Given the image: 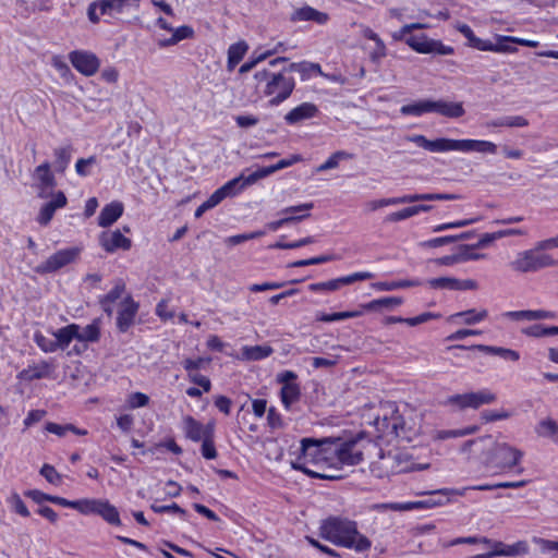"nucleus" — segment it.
I'll use <instances>...</instances> for the list:
<instances>
[{
    "label": "nucleus",
    "instance_id": "nucleus-1",
    "mask_svg": "<svg viewBox=\"0 0 558 558\" xmlns=\"http://www.w3.org/2000/svg\"><path fill=\"white\" fill-rule=\"evenodd\" d=\"M319 536L336 546L353 549L356 553H364L372 546V542L359 532L355 521L338 515H331L322 521Z\"/></svg>",
    "mask_w": 558,
    "mask_h": 558
},
{
    "label": "nucleus",
    "instance_id": "nucleus-2",
    "mask_svg": "<svg viewBox=\"0 0 558 558\" xmlns=\"http://www.w3.org/2000/svg\"><path fill=\"white\" fill-rule=\"evenodd\" d=\"M356 438L343 439L340 437L322 438L320 465L339 470L341 465H357L363 460V452L357 448Z\"/></svg>",
    "mask_w": 558,
    "mask_h": 558
},
{
    "label": "nucleus",
    "instance_id": "nucleus-3",
    "mask_svg": "<svg viewBox=\"0 0 558 558\" xmlns=\"http://www.w3.org/2000/svg\"><path fill=\"white\" fill-rule=\"evenodd\" d=\"M408 141L416 144L418 147H422L432 153H445V151H462V153H471L476 151L481 154H496L497 145L489 141L483 140H453L439 137L436 140H428L424 135L416 134L408 137Z\"/></svg>",
    "mask_w": 558,
    "mask_h": 558
},
{
    "label": "nucleus",
    "instance_id": "nucleus-4",
    "mask_svg": "<svg viewBox=\"0 0 558 558\" xmlns=\"http://www.w3.org/2000/svg\"><path fill=\"white\" fill-rule=\"evenodd\" d=\"M489 445L485 457L484 465L488 469H497L506 472L515 469V473L522 474L524 469L520 466L524 452L508 442H499L492 438L487 440Z\"/></svg>",
    "mask_w": 558,
    "mask_h": 558
},
{
    "label": "nucleus",
    "instance_id": "nucleus-5",
    "mask_svg": "<svg viewBox=\"0 0 558 558\" xmlns=\"http://www.w3.org/2000/svg\"><path fill=\"white\" fill-rule=\"evenodd\" d=\"M428 27L429 25L425 23L407 24L393 35V38L404 40L410 48L418 53H435L439 56L453 54L454 49L451 46H446L440 40L432 39L425 34H412L415 29H425Z\"/></svg>",
    "mask_w": 558,
    "mask_h": 558
},
{
    "label": "nucleus",
    "instance_id": "nucleus-6",
    "mask_svg": "<svg viewBox=\"0 0 558 558\" xmlns=\"http://www.w3.org/2000/svg\"><path fill=\"white\" fill-rule=\"evenodd\" d=\"M257 82H265L264 95L271 97L269 104L271 106H278L287 100L294 87L295 81L291 75H287L283 72H271L269 70L258 71L254 74Z\"/></svg>",
    "mask_w": 558,
    "mask_h": 558
},
{
    "label": "nucleus",
    "instance_id": "nucleus-7",
    "mask_svg": "<svg viewBox=\"0 0 558 558\" xmlns=\"http://www.w3.org/2000/svg\"><path fill=\"white\" fill-rule=\"evenodd\" d=\"M509 266L513 271L527 274L536 272L548 267H557L558 260L551 255L547 253H539L533 247L519 252Z\"/></svg>",
    "mask_w": 558,
    "mask_h": 558
},
{
    "label": "nucleus",
    "instance_id": "nucleus-8",
    "mask_svg": "<svg viewBox=\"0 0 558 558\" xmlns=\"http://www.w3.org/2000/svg\"><path fill=\"white\" fill-rule=\"evenodd\" d=\"M461 196L450 193H423V194H407L397 197L374 199L366 203V207L371 211H375L386 206H393L399 204H411L422 201H454Z\"/></svg>",
    "mask_w": 558,
    "mask_h": 558
},
{
    "label": "nucleus",
    "instance_id": "nucleus-9",
    "mask_svg": "<svg viewBox=\"0 0 558 558\" xmlns=\"http://www.w3.org/2000/svg\"><path fill=\"white\" fill-rule=\"evenodd\" d=\"M497 400V396L488 389H482L476 392H466L453 395L447 398L446 404L458 410L478 409L484 404H492Z\"/></svg>",
    "mask_w": 558,
    "mask_h": 558
},
{
    "label": "nucleus",
    "instance_id": "nucleus-10",
    "mask_svg": "<svg viewBox=\"0 0 558 558\" xmlns=\"http://www.w3.org/2000/svg\"><path fill=\"white\" fill-rule=\"evenodd\" d=\"M81 252L82 248L78 246L59 250L39 264L36 271L41 275L57 272L61 268L74 263L80 257Z\"/></svg>",
    "mask_w": 558,
    "mask_h": 558
},
{
    "label": "nucleus",
    "instance_id": "nucleus-11",
    "mask_svg": "<svg viewBox=\"0 0 558 558\" xmlns=\"http://www.w3.org/2000/svg\"><path fill=\"white\" fill-rule=\"evenodd\" d=\"M129 4V0H96L88 4L87 16L88 20L97 24L100 16L122 13L124 8Z\"/></svg>",
    "mask_w": 558,
    "mask_h": 558
},
{
    "label": "nucleus",
    "instance_id": "nucleus-12",
    "mask_svg": "<svg viewBox=\"0 0 558 558\" xmlns=\"http://www.w3.org/2000/svg\"><path fill=\"white\" fill-rule=\"evenodd\" d=\"M374 275L368 271L354 272L348 276L331 279L325 282L311 283L308 290L312 292H332L339 290L342 286L352 284L356 281L372 279Z\"/></svg>",
    "mask_w": 558,
    "mask_h": 558
},
{
    "label": "nucleus",
    "instance_id": "nucleus-13",
    "mask_svg": "<svg viewBox=\"0 0 558 558\" xmlns=\"http://www.w3.org/2000/svg\"><path fill=\"white\" fill-rule=\"evenodd\" d=\"M69 59L72 65L85 76L94 75L100 66V61L97 56L85 50H74L70 52Z\"/></svg>",
    "mask_w": 558,
    "mask_h": 558
},
{
    "label": "nucleus",
    "instance_id": "nucleus-14",
    "mask_svg": "<svg viewBox=\"0 0 558 558\" xmlns=\"http://www.w3.org/2000/svg\"><path fill=\"white\" fill-rule=\"evenodd\" d=\"M34 177L36 179V187L38 197L48 198L52 195V189L57 185L56 178L50 170V163L45 161L36 167Z\"/></svg>",
    "mask_w": 558,
    "mask_h": 558
},
{
    "label": "nucleus",
    "instance_id": "nucleus-15",
    "mask_svg": "<svg viewBox=\"0 0 558 558\" xmlns=\"http://www.w3.org/2000/svg\"><path fill=\"white\" fill-rule=\"evenodd\" d=\"M322 449H323L322 439L302 438L300 453L294 461H300L301 463H305V466H307L308 463L319 466Z\"/></svg>",
    "mask_w": 558,
    "mask_h": 558
},
{
    "label": "nucleus",
    "instance_id": "nucleus-16",
    "mask_svg": "<svg viewBox=\"0 0 558 558\" xmlns=\"http://www.w3.org/2000/svg\"><path fill=\"white\" fill-rule=\"evenodd\" d=\"M138 307V303L135 302L131 295H128L121 302L117 316V328L120 332H126L134 324Z\"/></svg>",
    "mask_w": 558,
    "mask_h": 558
},
{
    "label": "nucleus",
    "instance_id": "nucleus-17",
    "mask_svg": "<svg viewBox=\"0 0 558 558\" xmlns=\"http://www.w3.org/2000/svg\"><path fill=\"white\" fill-rule=\"evenodd\" d=\"M99 243L107 253H114L118 250L129 251L132 246L131 239L124 236L118 229L102 232Z\"/></svg>",
    "mask_w": 558,
    "mask_h": 558
},
{
    "label": "nucleus",
    "instance_id": "nucleus-18",
    "mask_svg": "<svg viewBox=\"0 0 558 558\" xmlns=\"http://www.w3.org/2000/svg\"><path fill=\"white\" fill-rule=\"evenodd\" d=\"M210 428V435L215 434V424L209 422L206 425H203L201 422L196 421L193 416L186 415L183 418V430L186 438L192 441H201L207 437V432Z\"/></svg>",
    "mask_w": 558,
    "mask_h": 558
},
{
    "label": "nucleus",
    "instance_id": "nucleus-19",
    "mask_svg": "<svg viewBox=\"0 0 558 558\" xmlns=\"http://www.w3.org/2000/svg\"><path fill=\"white\" fill-rule=\"evenodd\" d=\"M51 196L52 199L46 203L39 210L37 221L41 226H47L53 218L56 210L65 207L68 203L66 196L62 191L52 193Z\"/></svg>",
    "mask_w": 558,
    "mask_h": 558
},
{
    "label": "nucleus",
    "instance_id": "nucleus-20",
    "mask_svg": "<svg viewBox=\"0 0 558 558\" xmlns=\"http://www.w3.org/2000/svg\"><path fill=\"white\" fill-rule=\"evenodd\" d=\"M291 22H314L318 25H325L329 21V15L326 12L316 10L311 5H303L293 11L290 16Z\"/></svg>",
    "mask_w": 558,
    "mask_h": 558
},
{
    "label": "nucleus",
    "instance_id": "nucleus-21",
    "mask_svg": "<svg viewBox=\"0 0 558 558\" xmlns=\"http://www.w3.org/2000/svg\"><path fill=\"white\" fill-rule=\"evenodd\" d=\"M448 349L449 350H451V349L478 350L481 352L492 354V355H498L505 360H510L513 362H515L520 359V354L518 351L512 350V349L502 348V347H494V345H486V344H474L471 347H466V345H462V344H457V345L449 347Z\"/></svg>",
    "mask_w": 558,
    "mask_h": 558
},
{
    "label": "nucleus",
    "instance_id": "nucleus-22",
    "mask_svg": "<svg viewBox=\"0 0 558 558\" xmlns=\"http://www.w3.org/2000/svg\"><path fill=\"white\" fill-rule=\"evenodd\" d=\"M319 110L318 107L313 102H303L299 105L298 107L290 110L284 116V121L290 124L294 125L300 122H303L305 120L312 119L318 114Z\"/></svg>",
    "mask_w": 558,
    "mask_h": 558
},
{
    "label": "nucleus",
    "instance_id": "nucleus-23",
    "mask_svg": "<svg viewBox=\"0 0 558 558\" xmlns=\"http://www.w3.org/2000/svg\"><path fill=\"white\" fill-rule=\"evenodd\" d=\"M526 484H527V481H525V480L518 481V482H501V483H497V484H482V485L464 487V488H462L460 490H453V489L444 488V489H439V490L434 492V494H436V495H445L446 496L449 493H456V494H458L460 496H463L465 490H468V489L494 490V489H498V488H521V487H524Z\"/></svg>",
    "mask_w": 558,
    "mask_h": 558
},
{
    "label": "nucleus",
    "instance_id": "nucleus-24",
    "mask_svg": "<svg viewBox=\"0 0 558 558\" xmlns=\"http://www.w3.org/2000/svg\"><path fill=\"white\" fill-rule=\"evenodd\" d=\"M123 210L121 202L114 201L107 204L98 216V225L102 228L110 227L122 216Z\"/></svg>",
    "mask_w": 558,
    "mask_h": 558
},
{
    "label": "nucleus",
    "instance_id": "nucleus-25",
    "mask_svg": "<svg viewBox=\"0 0 558 558\" xmlns=\"http://www.w3.org/2000/svg\"><path fill=\"white\" fill-rule=\"evenodd\" d=\"M403 303L400 296H384L373 300L368 303L360 305V310L364 312H381L384 310H391L400 306Z\"/></svg>",
    "mask_w": 558,
    "mask_h": 558
},
{
    "label": "nucleus",
    "instance_id": "nucleus-26",
    "mask_svg": "<svg viewBox=\"0 0 558 558\" xmlns=\"http://www.w3.org/2000/svg\"><path fill=\"white\" fill-rule=\"evenodd\" d=\"M51 371V365L47 361H41L38 364L29 365L28 367L22 369L19 373L17 378L27 381L41 379L48 377Z\"/></svg>",
    "mask_w": 558,
    "mask_h": 558
},
{
    "label": "nucleus",
    "instance_id": "nucleus-27",
    "mask_svg": "<svg viewBox=\"0 0 558 558\" xmlns=\"http://www.w3.org/2000/svg\"><path fill=\"white\" fill-rule=\"evenodd\" d=\"M433 112L446 118H460L465 113V110L461 102L433 100Z\"/></svg>",
    "mask_w": 558,
    "mask_h": 558
},
{
    "label": "nucleus",
    "instance_id": "nucleus-28",
    "mask_svg": "<svg viewBox=\"0 0 558 558\" xmlns=\"http://www.w3.org/2000/svg\"><path fill=\"white\" fill-rule=\"evenodd\" d=\"M440 317V314H436V313H430V312H425V313H422L415 317H409V318H402V317H399V316H386L383 320V323L385 325H390V324H397V323H403V324H407L409 326H417V325H421V324H424L430 319H437Z\"/></svg>",
    "mask_w": 558,
    "mask_h": 558
},
{
    "label": "nucleus",
    "instance_id": "nucleus-29",
    "mask_svg": "<svg viewBox=\"0 0 558 558\" xmlns=\"http://www.w3.org/2000/svg\"><path fill=\"white\" fill-rule=\"evenodd\" d=\"M314 207V204L313 203H304V204H301V205H298V206H291V207H287L284 209L281 210V214H298V213H302L304 211V214L302 215H291V216H286L282 219L283 221V225H290V223H294V222H299V221H302L303 219L310 217V210Z\"/></svg>",
    "mask_w": 558,
    "mask_h": 558
},
{
    "label": "nucleus",
    "instance_id": "nucleus-30",
    "mask_svg": "<svg viewBox=\"0 0 558 558\" xmlns=\"http://www.w3.org/2000/svg\"><path fill=\"white\" fill-rule=\"evenodd\" d=\"M291 466L294 470L301 471L304 474L308 475L312 478H320V480H327V481H338L341 480L343 476L341 474L336 473V469H329V472H318L313 471L305 466V463H301L300 461H292Z\"/></svg>",
    "mask_w": 558,
    "mask_h": 558
},
{
    "label": "nucleus",
    "instance_id": "nucleus-31",
    "mask_svg": "<svg viewBox=\"0 0 558 558\" xmlns=\"http://www.w3.org/2000/svg\"><path fill=\"white\" fill-rule=\"evenodd\" d=\"M247 50L248 45L244 40L232 44L229 47L227 61L228 71H232L241 62Z\"/></svg>",
    "mask_w": 558,
    "mask_h": 558
},
{
    "label": "nucleus",
    "instance_id": "nucleus-32",
    "mask_svg": "<svg viewBox=\"0 0 558 558\" xmlns=\"http://www.w3.org/2000/svg\"><path fill=\"white\" fill-rule=\"evenodd\" d=\"M56 343L58 349L64 350L72 340H76L77 337V325L71 324L65 327L58 329L54 332Z\"/></svg>",
    "mask_w": 558,
    "mask_h": 558
},
{
    "label": "nucleus",
    "instance_id": "nucleus-33",
    "mask_svg": "<svg viewBox=\"0 0 558 558\" xmlns=\"http://www.w3.org/2000/svg\"><path fill=\"white\" fill-rule=\"evenodd\" d=\"M100 338V328L98 320H94L92 324L81 327L77 325V337L76 340L86 343V342H97Z\"/></svg>",
    "mask_w": 558,
    "mask_h": 558
},
{
    "label": "nucleus",
    "instance_id": "nucleus-34",
    "mask_svg": "<svg viewBox=\"0 0 558 558\" xmlns=\"http://www.w3.org/2000/svg\"><path fill=\"white\" fill-rule=\"evenodd\" d=\"M403 116L420 117L424 113L433 112V100L425 99L416 102L404 105L400 108Z\"/></svg>",
    "mask_w": 558,
    "mask_h": 558
},
{
    "label": "nucleus",
    "instance_id": "nucleus-35",
    "mask_svg": "<svg viewBox=\"0 0 558 558\" xmlns=\"http://www.w3.org/2000/svg\"><path fill=\"white\" fill-rule=\"evenodd\" d=\"M403 116L420 117L424 113L433 112V100L425 99L416 102L404 105L400 108Z\"/></svg>",
    "mask_w": 558,
    "mask_h": 558
},
{
    "label": "nucleus",
    "instance_id": "nucleus-36",
    "mask_svg": "<svg viewBox=\"0 0 558 558\" xmlns=\"http://www.w3.org/2000/svg\"><path fill=\"white\" fill-rule=\"evenodd\" d=\"M171 32L172 36L170 38L161 39L158 41L159 47L165 48L173 46L183 39L192 38L194 36V29L187 25L180 26Z\"/></svg>",
    "mask_w": 558,
    "mask_h": 558
},
{
    "label": "nucleus",
    "instance_id": "nucleus-37",
    "mask_svg": "<svg viewBox=\"0 0 558 558\" xmlns=\"http://www.w3.org/2000/svg\"><path fill=\"white\" fill-rule=\"evenodd\" d=\"M97 514H99L109 524L121 525L118 509L114 506H112L108 500L100 499Z\"/></svg>",
    "mask_w": 558,
    "mask_h": 558
},
{
    "label": "nucleus",
    "instance_id": "nucleus-38",
    "mask_svg": "<svg viewBox=\"0 0 558 558\" xmlns=\"http://www.w3.org/2000/svg\"><path fill=\"white\" fill-rule=\"evenodd\" d=\"M442 501L439 499H428V500H422V501H415V502H392L385 505L386 508L395 510V511H408L415 508H429L434 506L441 505Z\"/></svg>",
    "mask_w": 558,
    "mask_h": 558
},
{
    "label": "nucleus",
    "instance_id": "nucleus-39",
    "mask_svg": "<svg viewBox=\"0 0 558 558\" xmlns=\"http://www.w3.org/2000/svg\"><path fill=\"white\" fill-rule=\"evenodd\" d=\"M281 401L287 410H290L291 405L298 402L301 398V389L299 384L283 385L280 390Z\"/></svg>",
    "mask_w": 558,
    "mask_h": 558
},
{
    "label": "nucleus",
    "instance_id": "nucleus-40",
    "mask_svg": "<svg viewBox=\"0 0 558 558\" xmlns=\"http://www.w3.org/2000/svg\"><path fill=\"white\" fill-rule=\"evenodd\" d=\"M488 316L486 310L476 311L474 308L452 314L449 319L463 318V323L466 325H474L484 320Z\"/></svg>",
    "mask_w": 558,
    "mask_h": 558
},
{
    "label": "nucleus",
    "instance_id": "nucleus-41",
    "mask_svg": "<svg viewBox=\"0 0 558 558\" xmlns=\"http://www.w3.org/2000/svg\"><path fill=\"white\" fill-rule=\"evenodd\" d=\"M247 186H250V184H246V178L240 175L228 181L219 189L222 191L226 197H232L241 193Z\"/></svg>",
    "mask_w": 558,
    "mask_h": 558
},
{
    "label": "nucleus",
    "instance_id": "nucleus-42",
    "mask_svg": "<svg viewBox=\"0 0 558 558\" xmlns=\"http://www.w3.org/2000/svg\"><path fill=\"white\" fill-rule=\"evenodd\" d=\"M522 332L529 337L541 338L558 335V326H544L534 324L522 329Z\"/></svg>",
    "mask_w": 558,
    "mask_h": 558
},
{
    "label": "nucleus",
    "instance_id": "nucleus-43",
    "mask_svg": "<svg viewBox=\"0 0 558 558\" xmlns=\"http://www.w3.org/2000/svg\"><path fill=\"white\" fill-rule=\"evenodd\" d=\"M72 146L59 147L54 149V168L59 173H63L71 161Z\"/></svg>",
    "mask_w": 558,
    "mask_h": 558
},
{
    "label": "nucleus",
    "instance_id": "nucleus-44",
    "mask_svg": "<svg viewBox=\"0 0 558 558\" xmlns=\"http://www.w3.org/2000/svg\"><path fill=\"white\" fill-rule=\"evenodd\" d=\"M274 352V349L270 345H253V347H244L243 354L250 361H259L265 357H268Z\"/></svg>",
    "mask_w": 558,
    "mask_h": 558
},
{
    "label": "nucleus",
    "instance_id": "nucleus-45",
    "mask_svg": "<svg viewBox=\"0 0 558 558\" xmlns=\"http://www.w3.org/2000/svg\"><path fill=\"white\" fill-rule=\"evenodd\" d=\"M536 432L542 437H547L554 442H558V424L551 420L546 418L539 422Z\"/></svg>",
    "mask_w": 558,
    "mask_h": 558
},
{
    "label": "nucleus",
    "instance_id": "nucleus-46",
    "mask_svg": "<svg viewBox=\"0 0 558 558\" xmlns=\"http://www.w3.org/2000/svg\"><path fill=\"white\" fill-rule=\"evenodd\" d=\"M353 158V155L344 151V150H337L335 151L324 163L318 166L316 168L317 172H324L330 169H335L339 166V162L342 160L351 159Z\"/></svg>",
    "mask_w": 558,
    "mask_h": 558
},
{
    "label": "nucleus",
    "instance_id": "nucleus-47",
    "mask_svg": "<svg viewBox=\"0 0 558 558\" xmlns=\"http://www.w3.org/2000/svg\"><path fill=\"white\" fill-rule=\"evenodd\" d=\"M457 29L468 39L470 47L475 48L481 51H483L484 48H487L485 46L486 40L476 37L474 32L468 24H464V23L458 24Z\"/></svg>",
    "mask_w": 558,
    "mask_h": 558
},
{
    "label": "nucleus",
    "instance_id": "nucleus-48",
    "mask_svg": "<svg viewBox=\"0 0 558 558\" xmlns=\"http://www.w3.org/2000/svg\"><path fill=\"white\" fill-rule=\"evenodd\" d=\"M529 553V545L525 541H518L517 543L512 545H506L504 549H497L495 550V554L497 556H520V555H526Z\"/></svg>",
    "mask_w": 558,
    "mask_h": 558
},
{
    "label": "nucleus",
    "instance_id": "nucleus-49",
    "mask_svg": "<svg viewBox=\"0 0 558 558\" xmlns=\"http://www.w3.org/2000/svg\"><path fill=\"white\" fill-rule=\"evenodd\" d=\"M100 499H78L74 500L73 509L77 510L82 514H97Z\"/></svg>",
    "mask_w": 558,
    "mask_h": 558
},
{
    "label": "nucleus",
    "instance_id": "nucleus-50",
    "mask_svg": "<svg viewBox=\"0 0 558 558\" xmlns=\"http://www.w3.org/2000/svg\"><path fill=\"white\" fill-rule=\"evenodd\" d=\"M363 315V311L356 310V311H345V312H338L332 314H322L317 317V320L324 322V323H331V322H338V320H344L348 318H355Z\"/></svg>",
    "mask_w": 558,
    "mask_h": 558
},
{
    "label": "nucleus",
    "instance_id": "nucleus-51",
    "mask_svg": "<svg viewBox=\"0 0 558 558\" xmlns=\"http://www.w3.org/2000/svg\"><path fill=\"white\" fill-rule=\"evenodd\" d=\"M392 437L395 438H405V421L403 416L399 413L397 409L392 410Z\"/></svg>",
    "mask_w": 558,
    "mask_h": 558
},
{
    "label": "nucleus",
    "instance_id": "nucleus-52",
    "mask_svg": "<svg viewBox=\"0 0 558 558\" xmlns=\"http://www.w3.org/2000/svg\"><path fill=\"white\" fill-rule=\"evenodd\" d=\"M476 247H473L472 245H460L458 248V259L460 263L468 262V260H477L485 258L486 255L482 253H474L473 250Z\"/></svg>",
    "mask_w": 558,
    "mask_h": 558
},
{
    "label": "nucleus",
    "instance_id": "nucleus-53",
    "mask_svg": "<svg viewBox=\"0 0 558 558\" xmlns=\"http://www.w3.org/2000/svg\"><path fill=\"white\" fill-rule=\"evenodd\" d=\"M392 412L390 415L385 414L383 417H377L374 422L377 432L380 434V437H392Z\"/></svg>",
    "mask_w": 558,
    "mask_h": 558
},
{
    "label": "nucleus",
    "instance_id": "nucleus-54",
    "mask_svg": "<svg viewBox=\"0 0 558 558\" xmlns=\"http://www.w3.org/2000/svg\"><path fill=\"white\" fill-rule=\"evenodd\" d=\"M426 282L433 289L457 290V278L439 277L428 279Z\"/></svg>",
    "mask_w": 558,
    "mask_h": 558
},
{
    "label": "nucleus",
    "instance_id": "nucleus-55",
    "mask_svg": "<svg viewBox=\"0 0 558 558\" xmlns=\"http://www.w3.org/2000/svg\"><path fill=\"white\" fill-rule=\"evenodd\" d=\"M36 344L46 353L54 352L58 350L56 339H50L40 332H36L34 336Z\"/></svg>",
    "mask_w": 558,
    "mask_h": 558
},
{
    "label": "nucleus",
    "instance_id": "nucleus-56",
    "mask_svg": "<svg viewBox=\"0 0 558 558\" xmlns=\"http://www.w3.org/2000/svg\"><path fill=\"white\" fill-rule=\"evenodd\" d=\"M414 206L405 207L399 211L391 213L385 217V222H398L415 216Z\"/></svg>",
    "mask_w": 558,
    "mask_h": 558
},
{
    "label": "nucleus",
    "instance_id": "nucleus-57",
    "mask_svg": "<svg viewBox=\"0 0 558 558\" xmlns=\"http://www.w3.org/2000/svg\"><path fill=\"white\" fill-rule=\"evenodd\" d=\"M202 441L203 457L207 460L215 459L217 457V450L214 445V435H210V428L207 432V437Z\"/></svg>",
    "mask_w": 558,
    "mask_h": 558
},
{
    "label": "nucleus",
    "instance_id": "nucleus-58",
    "mask_svg": "<svg viewBox=\"0 0 558 558\" xmlns=\"http://www.w3.org/2000/svg\"><path fill=\"white\" fill-rule=\"evenodd\" d=\"M299 73L303 81L308 80L312 74L323 75L322 68L318 63H312V62H307V61L301 62V68L299 69Z\"/></svg>",
    "mask_w": 558,
    "mask_h": 558
},
{
    "label": "nucleus",
    "instance_id": "nucleus-59",
    "mask_svg": "<svg viewBox=\"0 0 558 558\" xmlns=\"http://www.w3.org/2000/svg\"><path fill=\"white\" fill-rule=\"evenodd\" d=\"M501 37L500 36L498 38V43L497 44H493L492 41L489 40H486V44L485 46L486 47H489V48H484L483 51H494V52H515L517 51V48L513 47V46H510L509 43L510 41H502L501 40Z\"/></svg>",
    "mask_w": 558,
    "mask_h": 558
},
{
    "label": "nucleus",
    "instance_id": "nucleus-60",
    "mask_svg": "<svg viewBox=\"0 0 558 558\" xmlns=\"http://www.w3.org/2000/svg\"><path fill=\"white\" fill-rule=\"evenodd\" d=\"M125 291V283L120 279L116 282L114 287L101 298L107 303H114L122 296Z\"/></svg>",
    "mask_w": 558,
    "mask_h": 558
},
{
    "label": "nucleus",
    "instance_id": "nucleus-61",
    "mask_svg": "<svg viewBox=\"0 0 558 558\" xmlns=\"http://www.w3.org/2000/svg\"><path fill=\"white\" fill-rule=\"evenodd\" d=\"M40 475H43L50 484L59 485L61 483V475L57 472L54 466L50 464H44L40 469Z\"/></svg>",
    "mask_w": 558,
    "mask_h": 558
},
{
    "label": "nucleus",
    "instance_id": "nucleus-62",
    "mask_svg": "<svg viewBox=\"0 0 558 558\" xmlns=\"http://www.w3.org/2000/svg\"><path fill=\"white\" fill-rule=\"evenodd\" d=\"M264 234H265V231H260V230L259 231L250 232V233L236 234V235L229 236L227 239V242L230 245H238V244H241V243H243L245 241L260 238Z\"/></svg>",
    "mask_w": 558,
    "mask_h": 558
},
{
    "label": "nucleus",
    "instance_id": "nucleus-63",
    "mask_svg": "<svg viewBox=\"0 0 558 558\" xmlns=\"http://www.w3.org/2000/svg\"><path fill=\"white\" fill-rule=\"evenodd\" d=\"M508 417H510V413L507 411L485 410L481 413V418L485 423H490V422L500 421V420H507Z\"/></svg>",
    "mask_w": 558,
    "mask_h": 558
},
{
    "label": "nucleus",
    "instance_id": "nucleus-64",
    "mask_svg": "<svg viewBox=\"0 0 558 558\" xmlns=\"http://www.w3.org/2000/svg\"><path fill=\"white\" fill-rule=\"evenodd\" d=\"M532 542L539 546L542 553L558 551V541H550L534 536Z\"/></svg>",
    "mask_w": 558,
    "mask_h": 558
}]
</instances>
